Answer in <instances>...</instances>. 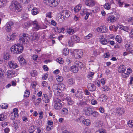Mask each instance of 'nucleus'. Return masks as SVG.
Here are the masks:
<instances>
[{"label":"nucleus","mask_w":133,"mask_h":133,"mask_svg":"<svg viewBox=\"0 0 133 133\" xmlns=\"http://www.w3.org/2000/svg\"><path fill=\"white\" fill-rule=\"evenodd\" d=\"M10 9L12 11L17 12L20 11L22 9V7L19 2L17 1H13L11 2Z\"/></svg>","instance_id":"nucleus-1"},{"label":"nucleus","mask_w":133,"mask_h":133,"mask_svg":"<svg viewBox=\"0 0 133 133\" xmlns=\"http://www.w3.org/2000/svg\"><path fill=\"white\" fill-rule=\"evenodd\" d=\"M10 49L13 54H17L22 52L23 50V47L21 44H17L12 46Z\"/></svg>","instance_id":"nucleus-2"},{"label":"nucleus","mask_w":133,"mask_h":133,"mask_svg":"<svg viewBox=\"0 0 133 133\" xmlns=\"http://www.w3.org/2000/svg\"><path fill=\"white\" fill-rule=\"evenodd\" d=\"M53 106L55 110H59L62 108L63 104L59 99L56 98L53 100Z\"/></svg>","instance_id":"nucleus-3"},{"label":"nucleus","mask_w":133,"mask_h":133,"mask_svg":"<svg viewBox=\"0 0 133 133\" xmlns=\"http://www.w3.org/2000/svg\"><path fill=\"white\" fill-rule=\"evenodd\" d=\"M120 15L118 12H115L113 15H110L108 16L107 21L109 23H114L119 18Z\"/></svg>","instance_id":"nucleus-4"},{"label":"nucleus","mask_w":133,"mask_h":133,"mask_svg":"<svg viewBox=\"0 0 133 133\" xmlns=\"http://www.w3.org/2000/svg\"><path fill=\"white\" fill-rule=\"evenodd\" d=\"M45 4H49L52 7H55L57 6L59 2V0H43Z\"/></svg>","instance_id":"nucleus-5"},{"label":"nucleus","mask_w":133,"mask_h":133,"mask_svg":"<svg viewBox=\"0 0 133 133\" xmlns=\"http://www.w3.org/2000/svg\"><path fill=\"white\" fill-rule=\"evenodd\" d=\"M29 39L28 35L24 34L19 37V40L21 43L24 44L28 42Z\"/></svg>","instance_id":"nucleus-6"},{"label":"nucleus","mask_w":133,"mask_h":133,"mask_svg":"<svg viewBox=\"0 0 133 133\" xmlns=\"http://www.w3.org/2000/svg\"><path fill=\"white\" fill-rule=\"evenodd\" d=\"M53 90L55 95L57 96L60 95L61 92V89L58 88L57 85L56 84L53 85L52 87Z\"/></svg>","instance_id":"nucleus-7"},{"label":"nucleus","mask_w":133,"mask_h":133,"mask_svg":"<svg viewBox=\"0 0 133 133\" xmlns=\"http://www.w3.org/2000/svg\"><path fill=\"white\" fill-rule=\"evenodd\" d=\"M74 52L75 54V57L77 59L81 58L83 54L82 51L80 49H76L75 50Z\"/></svg>","instance_id":"nucleus-8"},{"label":"nucleus","mask_w":133,"mask_h":133,"mask_svg":"<svg viewBox=\"0 0 133 133\" xmlns=\"http://www.w3.org/2000/svg\"><path fill=\"white\" fill-rule=\"evenodd\" d=\"M8 65L9 67L11 69H14L18 67L17 64L14 61H10L8 63Z\"/></svg>","instance_id":"nucleus-9"},{"label":"nucleus","mask_w":133,"mask_h":133,"mask_svg":"<svg viewBox=\"0 0 133 133\" xmlns=\"http://www.w3.org/2000/svg\"><path fill=\"white\" fill-rule=\"evenodd\" d=\"M85 3L88 6L93 7L95 5L96 2L94 0H86Z\"/></svg>","instance_id":"nucleus-10"},{"label":"nucleus","mask_w":133,"mask_h":133,"mask_svg":"<svg viewBox=\"0 0 133 133\" xmlns=\"http://www.w3.org/2000/svg\"><path fill=\"white\" fill-rule=\"evenodd\" d=\"M14 25V23L12 22H9L7 23L6 25L5 29L7 32H10L11 31V26Z\"/></svg>","instance_id":"nucleus-11"},{"label":"nucleus","mask_w":133,"mask_h":133,"mask_svg":"<svg viewBox=\"0 0 133 133\" xmlns=\"http://www.w3.org/2000/svg\"><path fill=\"white\" fill-rule=\"evenodd\" d=\"M39 38V36L38 34L34 33L30 36V39L32 41H37Z\"/></svg>","instance_id":"nucleus-12"},{"label":"nucleus","mask_w":133,"mask_h":133,"mask_svg":"<svg viewBox=\"0 0 133 133\" xmlns=\"http://www.w3.org/2000/svg\"><path fill=\"white\" fill-rule=\"evenodd\" d=\"M57 19L59 22H62L64 20V18L63 15L62 13L58 14L56 17Z\"/></svg>","instance_id":"nucleus-13"},{"label":"nucleus","mask_w":133,"mask_h":133,"mask_svg":"<svg viewBox=\"0 0 133 133\" xmlns=\"http://www.w3.org/2000/svg\"><path fill=\"white\" fill-rule=\"evenodd\" d=\"M7 77L8 78H11L14 76L15 74V72L13 70H8L7 71Z\"/></svg>","instance_id":"nucleus-14"},{"label":"nucleus","mask_w":133,"mask_h":133,"mask_svg":"<svg viewBox=\"0 0 133 133\" xmlns=\"http://www.w3.org/2000/svg\"><path fill=\"white\" fill-rule=\"evenodd\" d=\"M32 23L33 25L34 28L37 30L42 29L40 26L38 24V22L36 21H33Z\"/></svg>","instance_id":"nucleus-15"},{"label":"nucleus","mask_w":133,"mask_h":133,"mask_svg":"<svg viewBox=\"0 0 133 133\" xmlns=\"http://www.w3.org/2000/svg\"><path fill=\"white\" fill-rule=\"evenodd\" d=\"M50 97L49 96V97L46 94H44L42 97L43 100L45 103H48L50 101Z\"/></svg>","instance_id":"nucleus-16"},{"label":"nucleus","mask_w":133,"mask_h":133,"mask_svg":"<svg viewBox=\"0 0 133 133\" xmlns=\"http://www.w3.org/2000/svg\"><path fill=\"white\" fill-rule=\"evenodd\" d=\"M60 13L63 14V16H64L65 17H68L70 15V12L68 10H63Z\"/></svg>","instance_id":"nucleus-17"},{"label":"nucleus","mask_w":133,"mask_h":133,"mask_svg":"<svg viewBox=\"0 0 133 133\" xmlns=\"http://www.w3.org/2000/svg\"><path fill=\"white\" fill-rule=\"evenodd\" d=\"M71 39L74 43H77L79 42L80 38L79 37L76 35H73L71 37Z\"/></svg>","instance_id":"nucleus-18"},{"label":"nucleus","mask_w":133,"mask_h":133,"mask_svg":"<svg viewBox=\"0 0 133 133\" xmlns=\"http://www.w3.org/2000/svg\"><path fill=\"white\" fill-rule=\"evenodd\" d=\"M17 59L20 63L22 65H24L25 64V61L22 55H20L18 57H17Z\"/></svg>","instance_id":"nucleus-19"},{"label":"nucleus","mask_w":133,"mask_h":133,"mask_svg":"<svg viewBox=\"0 0 133 133\" xmlns=\"http://www.w3.org/2000/svg\"><path fill=\"white\" fill-rule=\"evenodd\" d=\"M100 42L103 44H106L107 43V41L106 39L102 36H98Z\"/></svg>","instance_id":"nucleus-20"},{"label":"nucleus","mask_w":133,"mask_h":133,"mask_svg":"<svg viewBox=\"0 0 133 133\" xmlns=\"http://www.w3.org/2000/svg\"><path fill=\"white\" fill-rule=\"evenodd\" d=\"M92 109L90 108H85L84 109V111L85 114L89 116L91 115Z\"/></svg>","instance_id":"nucleus-21"},{"label":"nucleus","mask_w":133,"mask_h":133,"mask_svg":"<svg viewBox=\"0 0 133 133\" xmlns=\"http://www.w3.org/2000/svg\"><path fill=\"white\" fill-rule=\"evenodd\" d=\"M55 31L58 33H60L61 32H63L65 30L64 28H59L57 26H55L54 28Z\"/></svg>","instance_id":"nucleus-22"},{"label":"nucleus","mask_w":133,"mask_h":133,"mask_svg":"<svg viewBox=\"0 0 133 133\" xmlns=\"http://www.w3.org/2000/svg\"><path fill=\"white\" fill-rule=\"evenodd\" d=\"M126 68L125 66L124 65L120 66L118 69V71L119 72L122 73H123L126 70Z\"/></svg>","instance_id":"nucleus-23"},{"label":"nucleus","mask_w":133,"mask_h":133,"mask_svg":"<svg viewBox=\"0 0 133 133\" xmlns=\"http://www.w3.org/2000/svg\"><path fill=\"white\" fill-rule=\"evenodd\" d=\"M116 112L119 115H122L124 112V110L123 108L118 107L116 110Z\"/></svg>","instance_id":"nucleus-24"},{"label":"nucleus","mask_w":133,"mask_h":133,"mask_svg":"<svg viewBox=\"0 0 133 133\" xmlns=\"http://www.w3.org/2000/svg\"><path fill=\"white\" fill-rule=\"evenodd\" d=\"M87 87L89 90L91 91H93L96 89L95 86L92 84H88L87 85Z\"/></svg>","instance_id":"nucleus-25"},{"label":"nucleus","mask_w":133,"mask_h":133,"mask_svg":"<svg viewBox=\"0 0 133 133\" xmlns=\"http://www.w3.org/2000/svg\"><path fill=\"white\" fill-rule=\"evenodd\" d=\"M8 2L7 0H0V8H3Z\"/></svg>","instance_id":"nucleus-26"},{"label":"nucleus","mask_w":133,"mask_h":133,"mask_svg":"<svg viewBox=\"0 0 133 133\" xmlns=\"http://www.w3.org/2000/svg\"><path fill=\"white\" fill-rule=\"evenodd\" d=\"M31 13L32 15H35L39 13V11L37 8L34 7L31 10Z\"/></svg>","instance_id":"nucleus-27"},{"label":"nucleus","mask_w":133,"mask_h":133,"mask_svg":"<svg viewBox=\"0 0 133 133\" xmlns=\"http://www.w3.org/2000/svg\"><path fill=\"white\" fill-rule=\"evenodd\" d=\"M70 70L72 72H74L77 73L78 71V69L77 66L74 65L71 67Z\"/></svg>","instance_id":"nucleus-28"},{"label":"nucleus","mask_w":133,"mask_h":133,"mask_svg":"<svg viewBox=\"0 0 133 133\" xmlns=\"http://www.w3.org/2000/svg\"><path fill=\"white\" fill-rule=\"evenodd\" d=\"M82 5L81 4H79L74 8V10L75 12H77L79 11L81 9Z\"/></svg>","instance_id":"nucleus-29"},{"label":"nucleus","mask_w":133,"mask_h":133,"mask_svg":"<svg viewBox=\"0 0 133 133\" xmlns=\"http://www.w3.org/2000/svg\"><path fill=\"white\" fill-rule=\"evenodd\" d=\"M66 32L69 34L72 35L75 33V31L71 28H68L66 29Z\"/></svg>","instance_id":"nucleus-30"},{"label":"nucleus","mask_w":133,"mask_h":133,"mask_svg":"<svg viewBox=\"0 0 133 133\" xmlns=\"http://www.w3.org/2000/svg\"><path fill=\"white\" fill-rule=\"evenodd\" d=\"M91 123L90 120L88 119H84L83 124L87 126H89L90 125Z\"/></svg>","instance_id":"nucleus-31"},{"label":"nucleus","mask_w":133,"mask_h":133,"mask_svg":"<svg viewBox=\"0 0 133 133\" xmlns=\"http://www.w3.org/2000/svg\"><path fill=\"white\" fill-rule=\"evenodd\" d=\"M36 127L34 125L30 126L29 129V132L30 133H33L36 130Z\"/></svg>","instance_id":"nucleus-32"},{"label":"nucleus","mask_w":133,"mask_h":133,"mask_svg":"<svg viewBox=\"0 0 133 133\" xmlns=\"http://www.w3.org/2000/svg\"><path fill=\"white\" fill-rule=\"evenodd\" d=\"M65 100L67 101L68 104L69 105H72L74 103L73 101L69 97H66L65 98Z\"/></svg>","instance_id":"nucleus-33"},{"label":"nucleus","mask_w":133,"mask_h":133,"mask_svg":"<svg viewBox=\"0 0 133 133\" xmlns=\"http://www.w3.org/2000/svg\"><path fill=\"white\" fill-rule=\"evenodd\" d=\"M11 56L10 54L7 52L5 53L4 55V58L6 60L9 59L10 58Z\"/></svg>","instance_id":"nucleus-34"},{"label":"nucleus","mask_w":133,"mask_h":133,"mask_svg":"<svg viewBox=\"0 0 133 133\" xmlns=\"http://www.w3.org/2000/svg\"><path fill=\"white\" fill-rule=\"evenodd\" d=\"M6 118V115L5 113H2L0 114V121H3Z\"/></svg>","instance_id":"nucleus-35"},{"label":"nucleus","mask_w":133,"mask_h":133,"mask_svg":"<svg viewBox=\"0 0 133 133\" xmlns=\"http://www.w3.org/2000/svg\"><path fill=\"white\" fill-rule=\"evenodd\" d=\"M67 83L69 85H72L75 83L74 80L72 78H70L68 80Z\"/></svg>","instance_id":"nucleus-36"},{"label":"nucleus","mask_w":133,"mask_h":133,"mask_svg":"<svg viewBox=\"0 0 133 133\" xmlns=\"http://www.w3.org/2000/svg\"><path fill=\"white\" fill-rule=\"evenodd\" d=\"M90 10L89 9H85L83 10L81 12H80L81 14H82V15H84V14L87 13H90L91 12H89V11H90Z\"/></svg>","instance_id":"nucleus-37"},{"label":"nucleus","mask_w":133,"mask_h":133,"mask_svg":"<svg viewBox=\"0 0 133 133\" xmlns=\"http://www.w3.org/2000/svg\"><path fill=\"white\" fill-rule=\"evenodd\" d=\"M56 78L57 81L59 82H62L63 79V78L61 76L57 75L56 76Z\"/></svg>","instance_id":"nucleus-38"},{"label":"nucleus","mask_w":133,"mask_h":133,"mask_svg":"<svg viewBox=\"0 0 133 133\" xmlns=\"http://www.w3.org/2000/svg\"><path fill=\"white\" fill-rule=\"evenodd\" d=\"M69 52V49L66 48H65L63 51V55L65 56L68 55Z\"/></svg>","instance_id":"nucleus-39"},{"label":"nucleus","mask_w":133,"mask_h":133,"mask_svg":"<svg viewBox=\"0 0 133 133\" xmlns=\"http://www.w3.org/2000/svg\"><path fill=\"white\" fill-rule=\"evenodd\" d=\"M12 114L15 115L16 116L18 117V110L17 108H14L13 109V111Z\"/></svg>","instance_id":"nucleus-40"},{"label":"nucleus","mask_w":133,"mask_h":133,"mask_svg":"<svg viewBox=\"0 0 133 133\" xmlns=\"http://www.w3.org/2000/svg\"><path fill=\"white\" fill-rule=\"evenodd\" d=\"M91 114L94 117H95L98 116L99 115V113L96 111H94L91 113Z\"/></svg>","instance_id":"nucleus-41"},{"label":"nucleus","mask_w":133,"mask_h":133,"mask_svg":"<svg viewBox=\"0 0 133 133\" xmlns=\"http://www.w3.org/2000/svg\"><path fill=\"white\" fill-rule=\"evenodd\" d=\"M97 31L98 32H103L104 31L103 30V27L102 26H100L98 27L96 29Z\"/></svg>","instance_id":"nucleus-42"},{"label":"nucleus","mask_w":133,"mask_h":133,"mask_svg":"<svg viewBox=\"0 0 133 133\" xmlns=\"http://www.w3.org/2000/svg\"><path fill=\"white\" fill-rule=\"evenodd\" d=\"M116 40L119 43H120L122 41V39L120 36L117 35L115 38Z\"/></svg>","instance_id":"nucleus-43"},{"label":"nucleus","mask_w":133,"mask_h":133,"mask_svg":"<svg viewBox=\"0 0 133 133\" xmlns=\"http://www.w3.org/2000/svg\"><path fill=\"white\" fill-rule=\"evenodd\" d=\"M104 7L107 10H109L111 8L110 5L108 3H106L104 5Z\"/></svg>","instance_id":"nucleus-44"},{"label":"nucleus","mask_w":133,"mask_h":133,"mask_svg":"<svg viewBox=\"0 0 133 133\" xmlns=\"http://www.w3.org/2000/svg\"><path fill=\"white\" fill-rule=\"evenodd\" d=\"M58 88L59 89H61V90H63L65 88V85L64 84L62 83H60L58 85Z\"/></svg>","instance_id":"nucleus-45"},{"label":"nucleus","mask_w":133,"mask_h":133,"mask_svg":"<svg viewBox=\"0 0 133 133\" xmlns=\"http://www.w3.org/2000/svg\"><path fill=\"white\" fill-rule=\"evenodd\" d=\"M128 125L130 127H133V120H129L128 122Z\"/></svg>","instance_id":"nucleus-46"},{"label":"nucleus","mask_w":133,"mask_h":133,"mask_svg":"<svg viewBox=\"0 0 133 133\" xmlns=\"http://www.w3.org/2000/svg\"><path fill=\"white\" fill-rule=\"evenodd\" d=\"M117 3L119 7L121 8L122 7L124 2H122L121 0H118L117 1Z\"/></svg>","instance_id":"nucleus-47"},{"label":"nucleus","mask_w":133,"mask_h":133,"mask_svg":"<svg viewBox=\"0 0 133 133\" xmlns=\"http://www.w3.org/2000/svg\"><path fill=\"white\" fill-rule=\"evenodd\" d=\"M62 113L63 115H66L68 112V110L66 108H63L62 109Z\"/></svg>","instance_id":"nucleus-48"},{"label":"nucleus","mask_w":133,"mask_h":133,"mask_svg":"<svg viewBox=\"0 0 133 133\" xmlns=\"http://www.w3.org/2000/svg\"><path fill=\"white\" fill-rule=\"evenodd\" d=\"M1 107L3 109H5L7 108L8 105L6 103H3L1 104Z\"/></svg>","instance_id":"nucleus-49"},{"label":"nucleus","mask_w":133,"mask_h":133,"mask_svg":"<svg viewBox=\"0 0 133 133\" xmlns=\"http://www.w3.org/2000/svg\"><path fill=\"white\" fill-rule=\"evenodd\" d=\"M82 133H91L90 130L88 128H86L82 131Z\"/></svg>","instance_id":"nucleus-50"},{"label":"nucleus","mask_w":133,"mask_h":133,"mask_svg":"<svg viewBox=\"0 0 133 133\" xmlns=\"http://www.w3.org/2000/svg\"><path fill=\"white\" fill-rule=\"evenodd\" d=\"M24 27L25 28H27L30 25V24L29 22H27L24 23L23 25Z\"/></svg>","instance_id":"nucleus-51"},{"label":"nucleus","mask_w":133,"mask_h":133,"mask_svg":"<svg viewBox=\"0 0 133 133\" xmlns=\"http://www.w3.org/2000/svg\"><path fill=\"white\" fill-rule=\"evenodd\" d=\"M56 61L58 62L60 64H62L63 62V59L61 58H57Z\"/></svg>","instance_id":"nucleus-52"},{"label":"nucleus","mask_w":133,"mask_h":133,"mask_svg":"<svg viewBox=\"0 0 133 133\" xmlns=\"http://www.w3.org/2000/svg\"><path fill=\"white\" fill-rule=\"evenodd\" d=\"M31 75L32 76L35 77L37 75V72L36 70L33 71L31 73Z\"/></svg>","instance_id":"nucleus-53"},{"label":"nucleus","mask_w":133,"mask_h":133,"mask_svg":"<svg viewBox=\"0 0 133 133\" xmlns=\"http://www.w3.org/2000/svg\"><path fill=\"white\" fill-rule=\"evenodd\" d=\"M68 43L69 45V46H72L73 45L74 43L73 41L71 39L69 41Z\"/></svg>","instance_id":"nucleus-54"},{"label":"nucleus","mask_w":133,"mask_h":133,"mask_svg":"<svg viewBox=\"0 0 133 133\" xmlns=\"http://www.w3.org/2000/svg\"><path fill=\"white\" fill-rule=\"evenodd\" d=\"M106 132L105 130L103 129L99 130L97 131L96 133H106Z\"/></svg>","instance_id":"nucleus-55"},{"label":"nucleus","mask_w":133,"mask_h":133,"mask_svg":"<svg viewBox=\"0 0 133 133\" xmlns=\"http://www.w3.org/2000/svg\"><path fill=\"white\" fill-rule=\"evenodd\" d=\"M13 124L14 125L15 129L16 130L19 127L18 124L17 123H16L14 121L13 122Z\"/></svg>","instance_id":"nucleus-56"},{"label":"nucleus","mask_w":133,"mask_h":133,"mask_svg":"<svg viewBox=\"0 0 133 133\" xmlns=\"http://www.w3.org/2000/svg\"><path fill=\"white\" fill-rule=\"evenodd\" d=\"M91 104L93 105H95L97 104V102L96 100L92 99L91 100Z\"/></svg>","instance_id":"nucleus-57"},{"label":"nucleus","mask_w":133,"mask_h":133,"mask_svg":"<svg viewBox=\"0 0 133 133\" xmlns=\"http://www.w3.org/2000/svg\"><path fill=\"white\" fill-rule=\"evenodd\" d=\"M53 123V122L52 121L50 120H48L47 123L48 125H50L51 127H52V126Z\"/></svg>","instance_id":"nucleus-58"},{"label":"nucleus","mask_w":133,"mask_h":133,"mask_svg":"<svg viewBox=\"0 0 133 133\" xmlns=\"http://www.w3.org/2000/svg\"><path fill=\"white\" fill-rule=\"evenodd\" d=\"M99 111L101 113H103L104 112V109L102 107H100L98 109Z\"/></svg>","instance_id":"nucleus-59"},{"label":"nucleus","mask_w":133,"mask_h":133,"mask_svg":"<svg viewBox=\"0 0 133 133\" xmlns=\"http://www.w3.org/2000/svg\"><path fill=\"white\" fill-rule=\"evenodd\" d=\"M96 127L98 128H100L102 126V124L100 122H97L95 124Z\"/></svg>","instance_id":"nucleus-60"},{"label":"nucleus","mask_w":133,"mask_h":133,"mask_svg":"<svg viewBox=\"0 0 133 133\" xmlns=\"http://www.w3.org/2000/svg\"><path fill=\"white\" fill-rule=\"evenodd\" d=\"M94 73L93 72H90L88 75V77L89 79H90V77H92V76L94 75Z\"/></svg>","instance_id":"nucleus-61"},{"label":"nucleus","mask_w":133,"mask_h":133,"mask_svg":"<svg viewBox=\"0 0 133 133\" xmlns=\"http://www.w3.org/2000/svg\"><path fill=\"white\" fill-rule=\"evenodd\" d=\"M128 21L130 23L133 24V17H130Z\"/></svg>","instance_id":"nucleus-62"},{"label":"nucleus","mask_w":133,"mask_h":133,"mask_svg":"<svg viewBox=\"0 0 133 133\" xmlns=\"http://www.w3.org/2000/svg\"><path fill=\"white\" fill-rule=\"evenodd\" d=\"M85 119L83 116H81L79 118V122H82L83 124V122H84Z\"/></svg>","instance_id":"nucleus-63"},{"label":"nucleus","mask_w":133,"mask_h":133,"mask_svg":"<svg viewBox=\"0 0 133 133\" xmlns=\"http://www.w3.org/2000/svg\"><path fill=\"white\" fill-rule=\"evenodd\" d=\"M102 101H105L107 99L108 97L106 95H103L102 96Z\"/></svg>","instance_id":"nucleus-64"}]
</instances>
